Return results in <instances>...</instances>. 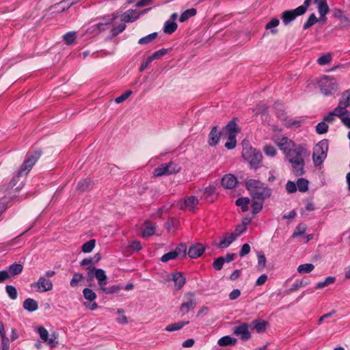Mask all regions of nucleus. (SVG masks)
Listing matches in <instances>:
<instances>
[{"instance_id":"c9c22d12","label":"nucleus","mask_w":350,"mask_h":350,"mask_svg":"<svg viewBox=\"0 0 350 350\" xmlns=\"http://www.w3.org/2000/svg\"><path fill=\"white\" fill-rule=\"evenodd\" d=\"M224 132L226 133L228 136L237 135V125L234 121H230L228 124L224 128Z\"/></svg>"},{"instance_id":"13d9d810","label":"nucleus","mask_w":350,"mask_h":350,"mask_svg":"<svg viewBox=\"0 0 350 350\" xmlns=\"http://www.w3.org/2000/svg\"><path fill=\"white\" fill-rule=\"evenodd\" d=\"M117 313L120 317L117 319V322L119 324L125 325L128 323L127 317L124 315V311L122 308H119L117 310Z\"/></svg>"},{"instance_id":"f3484780","label":"nucleus","mask_w":350,"mask_h":350,"mask_svg":"<svg viewBox=\"0 0 350 350\" xmlns=\"http://www.w3.org/2000/svg\"><path fill=\"white\" fill-rule=\"evenodd\" d=\"M237 183V177L231 174H226L221 179V185L226 189H233Z\"/></svg>"},{"instance_id":"37998d69","label":"nucleus","mask_w":350,"mask_h":350,"mask_svg":"<svg viewBox=\"0 0 350 350\" xmlns=\"http://www.w3.org/2000/svg\"><path fill=\"white\" fill-rule=\"evenodd\" d=\"M96 245L95 239H90V241L85 242L83 244L81 247V250L84 253H90L94 248Z\"/></svg>"},{"instance_id":"f704fd0d","label":"nucleus","mask_w":350,"mask_h":350,"mask_svg":"<svg viewBox=\"0 0 350 350\" xmlns=\"http://www.w3.org/2000/svg\"><path fill=\"white\" fill-rule=\"evenodd\" d=\"M197 13V10L195 8H190L183 12L180 17L179 21L183 23L187 21L190 17L195 16Z\"/></svg>"},{"instance_id":"6e6d98bb","label":"nucleus","mask_w":350,"mask_h":350,"mask_svg":"<svg viewBox=\"0 0 350 350\" xmlns=\"http://www.w3.org/2000/svg\"><path fill=\"white\" fill-rule=\"evenodd\" d=\"M83 279V275L79 273H75L72 278L70 282V285L72 287H76L78 286L79 282Z\"/></svg>"},{"instance_id":"49530a36","label":"nucleus","mask_w":350,"mask_h":350,"mask_svg":"<svg viewBox=\"0 0 350 350\" xmlns=\"http://www.w3.org/2000/svg\"><path fill=\"white\" fill-rule=\"evenodd\" d=\"M332 59V55L330 53H327L319 57L317 59V63L319 65L324 66L329 64Z\"/></svg>"},{"instance_id":"393cba45","label":"nucleus","mask_w":350,"mask_h":350,"mask_svg":"<svg viewBox=\"0 0 350 350\" xmlns=\"http://www.w3.org/2000/svg\"><path fill=\"white\" fill-rule=\"evenodd\" d=\"M172 280L176 290H180L185 284L186 278L181 272H176L172 274Z\"/></svg>"},{"instance_id":"7c9ffc66","label":"nucleus","mask_w":350,"mask_h":350,"mask_svg":"<svg viewBox=\"0 0 350 350\" xmlns=\"http://www.w3.org/2000/svg\"><path fill=\"white\" fill-rule=\"evenodd\" d=\"M123 288L122 286L120 284H116V285H112L110 286L107 287L106 286H104L102 287L100 291H101L103 293L105 294H114V293H118L120 290Z\"/></svg>"},{"instance_id":"5701e85b","label":"nucleus","mask_w":350,"mask_h":350,"mask_svg":"<svg viewBox=\"0 0 350 350\" xmlns=\"http://www.w3.org/2000/svg\"><path fill=\"white\" fill-rule=\"evenodd\" d=\"M94 187L93 181L89 178H85L79 180L77 185V189L80 191H88Z\"/></svg>"},{"instance_id":"a878e982","label":"nucleus","mask_w":350,"mask_h":350,"mask_svg":"<svg viewBox=\"0 0 350 350\" xmlns=\"http://www.w3.org/2000/svg\"><path fill=\"white\" fill-rule=\"evenodd\" d=\"M155 229L156 225L154 224L149 221H146L142 233V237L148 238L153 235L155 232Z\"/></svg>"},{"instance_id":"473e14b6","label":"nucleus","mask_w":350,"mask_h":350,"mask_svg":"<svg viewBox=\"0 0 350 350\" xmlns=\"http://www.w3.org/2000/svg\"><path fill=\"white\" fill-rule=\"evenodd\" d=\"M178 28L177 24L172 21L167 20L163 27V31L167 34L173 33Z\"/></svg>"},{"instance_id":"6e6552de","label":"nucleus","mask_w":350,"mask_h":350,"mask_svg":"<svg viewBox=\"0 0 350 350\" xmlns=\"http://www.w3.org/2000/svg\"><path fill=\"white\" fill-rule=\"evenodd\" d=\"M31 289L35 290L36 292L43 293L52 290V282L46 279L44 276H40L38 280L30 284Z\"/></svg>"},{"instance_id":"dca6fc26","label":"nucleus","mask_w":350,"mask_h":350,"mask_svg":"<svg viewBox=\"0 0 350 350\" xmlns=\"http://www.w3.org/2000/svg\"><path fill=\"white\" fill-rule=\"evenodd\" d=\"M205 250L204 246L201 243L192 245L188 250V256L191 258H197L200 257Z\"/></svg>"},{"instance_id":"9b49d317","label":"nucleus","mask_w":350,"mask_h":350,"mask_svg":"<svg viewBox=\"0 0 350 350\" xmlns=\"http://www.w3.org/2000/svg\"><path fill=\"white\" fill-rule=\"evenodd\" d=\"M236 240V236L232 232H226L220 237V241L214 243L217 248L224 249L230 246V245Z\"/></svg>"},{"instance_id":"aec40b11","label":"nucleus","mask_w":350,"mask_h":350,"mask_svg":"<svg viewBox=\"0 0 350 350\" xmlns=\"http://www.w3.org/2000/svg\"><path fill=\"white\" fill-rule=\"evenodd\" d=\"M94 276L98 281L99 290L104 286H106L108 282V278L105 271L103 269H97L95 270Z\"/></svg>"},{"instance_id":"5fc2aeb1","label":"nucleus","mask_w":350,"mask_h":350,"mask_svg":"<svg viewBox=\"0 0 350 350\" xmlns=\"http://www.w3.org/2000/svg\"><path fill=\"white\" fill-rule=\"evenodd\" d=\"M63 38L66 44H71L76 39V33L74 31L68 32L64 35Z\"/></svg>"},{"instance_id":"72a5a7b5","label":"nucleus","mask_w":350,"mask_h":350,"mask_svg":"<svg viewBox=\"0 0 350 350\" xmlns=\"http://www.w3.org/2000/svg\"><path fill=\"white\" fill-rule=\"evenodd\" d=\"M237 342V339L230 336H225L221 337L217 342V344L219 346L224 347L231 345H235Z\"/></svg>"},{"instance_id":"ddd939ff","label":"nucleus","mask_w":350,"mask_h":350,"mask_svg":"<svg viewBox=\"0 0 350 350\" xmlns=\"http://www.w3.org/2000/svg\"><path fill=\"white\" fill-rule=\"evenodd\" d=\"M299 10V8H297L294 10L284 11L282 14V20L284 24L286 25L294 21L296 17L303 15V12L297 11Z\"/></svg>"},{"instance_id":"c85d7f7f","label":"nucleus","mask_w":350,"mask_h":350,"mask_svg":"<svg viewBox=\"0 0 350 350\" xmlns=\"http://www.w3.org/2000/svg\"><path fill=\"white\" fill-rule=\"evenodd\" d=\"M340 107L337 106L333 111H330L329 113L325 116L323 118L324 122H332L334 120V116H336L338 117H339V116H341L343 113V112L340 109Z\"/></svg>"},{"instance_id":"3c124183","label":"nucleus","mask_w":350,"mask_h":350,"mask_svg":"<svg viewBox=\"0 0 350 350\" xmlns=\"http://www.w3.org/2000/svg\"><path fill=\"white\" fill-rule=\"evenodd\" d=\"M5 291L11 299H16L18 296L16 288L12 285H7L5 286Z\"/></svg>"},{"instance_id":"6ab92c4d","label":"nucleus","mask_w":350,"mask_h":350,"mask_svg":"<svg viewBox=\"0 0 350 350\" xmlns=\"http://www.w3.org/2000/svg\"><path fill=\"white\" fill-rule=\"evenodd\" d=\"M221 133L217 126H213L208 135V144L211 146H215L221 137Z\"/></svg>"},{"instance_id":"cd10ccee","label":"nucleus","mask_w":350,"mask_h":350,"mask_svg":"<svg viewBox=\"0 0 350 350\" xmlns=\"http://www.w3.org/2000/svg\"><path fill=\"white\" fill-rule=\"evenodd\" d=\"M253 329H255L258 334L263 333L267 327V322L265 320L256 319L252 322Z\"/></svg>"},{"instance_id":"58836bf2","label":"nucleus","mask_w":350,"mask_h":350,"mask_svg":"<svg viewBox=\"0 0 350 350\" xmlns=\"http://www.w3.org/2000/svg\"><path fill=\"white\" fill-rule=\"evenodd\" d=\"M297 188L301 192H306L308 189L309 182L304 178H298L297 181Z\"/></svg>"},{"instance_id":"c756f323","label":"nucleus","mask_w":350,"mask_h":350,"mask_svg":"<svg viewBox=\"0 0 350 350\" xmlns=\"http://www.w3.org/2000/svg\"><path fill=\"white\" fill-rule=\"evenodd\" d=\"M189 323V321H179L177 323H172L168 325L165 330L167 332H174L181 329L185 325H188Z\"/></svg>"},{"instance_id":"e2e57ef3","label":"nucleus","mask_w":350,"mask_h":350,"mask_svg":"<svg viewBox=\"0 0 350 350\" xmlns=\"http://www.w3.org/2000/svg\"><path fill=\"white\" fill-rule=\"evenodd\" d=\"M37 332L43 342L48 340L49 332L44 327L37 328Z\"/></svg>"},{"instance_id":"ea45409f","label":"nucleus","mask_w":350,"mask_h":350,"mask_svg":"<svg viewBox=\"0 0 350 350\" xmlns=\"http://www.w3.org/2000/svg\"><path fill=\"white\" fill-rule=\"evenodd\" d=\"M264 201L265 200L252 199V213L254 214H256L262 210Z\"/></svg>"},{"instance_id":"052dcab7","label":"nucleus","mask_w":350,"mask_h":350,"mask_svg":"<svg viewBox=\"0 0 350 350\" xmlns=\"http://www.w3.org/2000/svg\"><path fill=\"white\" fill-rule=\"evenodd\" d=\"M126 29V25L124 23L120 24L117 27H115L111 30V37H116L119 33H122Z\"/></svg>"},{"instance_id":"338daca9","label":"nucleus","mask_w":350,"mask_h":350,"mask_svg":"<svg viewBox=\"0 0 350 350\" xmlns=\"http://www.w3.org/2000/svg\"><path fill=\"white\" fill-rule=\"evenodd\" d=\"M224 264V258L220 256L214 260L213 267L216 271H219L222 269Z\"/></svg>"},{"instance_id":"0e129e2a","label":"nucleus","mask_w":350,"mask_h":350,"mask_svg":"<svg viewBox=\"0 0 350 350\" xmlns=\"http://www.w3.org/2000/svg\"><path fill=\"white\" fill-rule=\"evenodd\" d=\"M177 258V254L174 251H171L170 252H167L165 254H163L161 258V260L163 262H167L170 260H173Z\"/></svg>"},{"instance_id":"69168bd1","label":"nucleus","mask_w":350,"mask_h":350,"mask_svg":"<svg viewBox=\"0 0 350 350\" xmlns=\"http://www.w3.org/2000/svg\"><path fill=\"white\" fill-rule=\"evenodd\" d=\"M267 106L265 103L258 104L254 109L256 115L265 113L267 111Z\"/></svg>"},{"instance_id":"39448f33","label":"nucleus","mask_w":350,"mask_h":350,"mask_svg":"<svg viewBox=\"0 0 350 350\" xmlns=\"http://www.w3.org/2000/svg\"><path fill=\"white\" fill-rule=\"evenodd\" d=\"M321 92L324 95L334 94L338 88V84L334 79L324 76L319 81Z\"/></svg>"},{"instance_id":"4468645a","label":"nucleus","mask_w":350,"mask_h":350,"mask_svg":"<svg viewBox=\"0 0 350 350\" xmlns=\"http://www.w3.org/2000/svg\"><path fill=\"white\" fill-rule=\"evenodd\" d=\"M248 324L244 323L239 326L235 327L234 334L237 336H240L243 340H248L251 338V334L248 330Z\"/></svg>"},{"instance_id":"864d4df0","label":"nucleus","mask_w":350,"mask_h":350,"mask_svg":"<svg viewBox=\"0 0 350 350\" xmlns=\"http://www.w3.org/2000/svg\"><path fill=\"white\" fill-rule=\"evenodd\" d=\"M318 21V19L314 14H311L308 17L307 21L304 24L303 29H307L315 24Z\"/></svg>"},{"instance_id":"774afa93","label":"nucleus","mask_w":350,"mask_h":350,"mask_svg":"<svg viewBox=\"0 0 350 350\" xmlns=\"http://www.w3.org/2000/svg\"><path fill=\"white\" fill-rule=\"evenodd\" d=\"M342 123L348 128H350V113L347 110V113H343L341 116H339Z\"/></svg>"},{"instance_id":"09e8293b","label":"nucleus","mask_w":350,"mask_h":350,"mask_svg":"<svg viewBox=\"0 0 350 350\" xmlns=\"http://www.w3.org/2000/svg\"><path fill=\"white\" fill-rule=\"evenodd\" d=\"M177 254V257H185L187 254V245L185 243L179 244L174 250Z\"/></svg>"},{"instance_id":"f8f14e48","label":"nucleus","mask_w":350,"mask_h":350,"mask_svg":"<svg viewBox=\"0 0 350 350\" xmlns=\"http://www.w3.org/2000/svg\"><path fill=\"white\" fill-rule=\"evenodd\" d=\"M150 10V8H147L142 12L137 14L135 10L130 9L122 14V21L126 23H133L135 21L137 18H139L141 15L144 14V13H146Z\"/></svg>"},{"instance_id":"a211bd4d","label":"nucleus","mask_w":350,"mask_h":350,"mask_svg":"<svg viewBox=\"0 0 350 350\" xmlns=\"http://www.w3.org/2000/svg\"><path fill=\"white\" fill-rule=\"evenodd\" d=\"M216 192V188L213 185H209L206 187L204 189H202V193L201 196V198L204 199L206 201L212 202L215 200V194Z\"/></svg>"},{"instance_id":"20e7f679","label":"nucleus","mask_w":350,"mask_h":350,"mask_svg":"<svg viewBox=\"0 0 350 350\" xmlns=\"http://www.w3.org/2000/svg\"><path fill=\"white\" fill-rule=\"evenodd\" d=\"M329 141L323 139L320 141L313 149L312 159L315 166L323 163L327 157L328 151Z\"/></svg>"},{"instance_id":"e433bc0d","label":"nucleus","mask_w":350,"mask_h":350,"mask_svg":"<svg viewBox=\"0 0 350 350\" xmlns=\"http://www.w3.org/2000/svg\"><path fill=\"white\" fill-rule=\"evenodd\" d=\"M23 265L21 264L14 263L9 266L8 267V273L10 276H14L21 273L23 271Z\"/></svg>"},{"instance_id":"680f3d73","label":"nucleus","mask_w":350,"mask_h":350,"mask_svg":"<svg viewBox=\"0 0 350 350\" xmlns=\"http://www.w3.org/2000/svg\"><path fill=\"white\" fill-rule=\"evenodd\" d=\"M237 139L236 135L228 136V141L226 142L225 147L228 150H232L236 147Z\"/></svg>"},{"instance_id":"de8ad7c7","label":"nucleus","mask_w":350,"mask_h":350,"mask_svg":"<svg viewBox=\"0 0 350 350\" xmlns=\"http://www.w3.org/2000/svg\"><path fill=\"white\" fill-rule=\"evenodd\" d=\"M279 23V20L276 18H273L266 25L265 28L266 29H270L271 33L275 34L278 32V29L274 28L276 27Z\"/></svg>"},{"instance_id":"423d86ee","label":"nucleus","mask_w":350,"mask_h":350,"mask_svg":"<svg viewBox=\"0 0 350 350\" xmlns=\"http://www.w3.org/2000/svg\"><path fill=\"white\" fill-rule=\"evenodd\" d=\"M180 167L172 161L167 163H163L156 167L153 171L154 176L159 177L179 172Z\"/></svg>"},{"instance_id":"603ef678","label":"nucleus","mask_w":350,"mask_h":350,"mask_svg":"<svg viewBox=\"0 0 350 350\" xmlns=\"http://www.w3.org/2000/svg\"><path fill=\"white\" fill-rule=\"evenodd\" d=\"M258 257V269L261 271L264 269L266 264V258L265 254L262 252L257 253Z\"/></svg>"},{"instance_id":"2f4dec72","label":"nucleus","mask_w":350,"mask_h":350,"mask_svg":"<svg viewBox=\"0 0 350 350\" xmlns=\"http://www.w3.org/2000/svg\"><path fill=\"white\" fill-rule=\"evenodd\" d=\"M79 0H63L57 4V6L59 8L58 11L64 12L67 10L70 6L79 2Z\"/></svg>"},{"instance_id":"8fccbe9b","label":"nucleus","mask_w":350,"mask_h":350,"mask_svg":"<svg viewBox=\"0 0 350 350\" xmlns=\"http://www.w3.org/2000/svg\"><path fill=\"white\" fill-rule=\"evenodd\" d=\"M309 284L308 282L304 281V280H297L295 282L291 285L289 291H295L298 290L301 287L306 286Z\"/></svg>"},{"instance_id":"2eb2a0df","label":"nucleus","mask_w":350,"mask_h":350,"mask_svg":"<svg viewBox=\"0 0 350 350\" xmlns=\"http://www.w3.org/2000/svg\"><path fill=\"white\" fill-rule=\"evenodd\" d=\"M333 16L340 21V28H345L349 25L350 21L343 10L335 8L333 11Z\"/></svg>"},{"instance_id":"0eeeda50","label":"nucleus","mask_w":350,"mask_h":350,"mask_svg":"<svg viewBox=\"0 0 350 350\" xmlns=\"http://www.w3.org/2000/svg\"><path fill=\"white\" fill-rule=\"evenodd\" d=\"M41 152L36 151L34 152H28L26 155L25 159L21 165L19 170L21 174H27L32 167L34 165L37 160L40 158Z\"/></svg>"},{"instance_id":"4c0bfd02","label":"nucleus","mask_w":350,"mask_h":350,"mask_svg":"<svg viewBox=\"0 0 350 350\" xmlns=\"http://www.w3.org/2000/svg\"><path fill=\"white\" fill-rule=\"evenodd\" d=\"M250 199L248 198H239L236 202L235 204L240 206L242 211L245 212L248 211V204H250Z\"/></svg>"},{"instance_id":"c03bdc74","label":"nucleus","mask_w":350,"mask_h":350,"mask_svg":"<svg viewBox=\"0 0 350 350\" xmlns=\"http://www.w3.org/2000/svg\"><path fill=\"white\" fill-rule=\"evenodd\" d=\"M83 295L84 298L90 301H94L97 297L96 294L93 291V290L89 288H85L83 290Z\"/></svg>"},{"instance_id":"412c9836","label":"nucleus","mask_w":350,"mask_h":350,"mask_svg":"<svg viewBox=\"0 0 350 350\" xmlns=\"http://www.w3.org/2000/svg\"><path fill=\"white\" fill-rule=\"evenodd\" d=\"M314 3L317 5L318 12L321 15V19L325 21V15L329 10L327 0H314Z\"/></svg>"},{"instance_id":"4d7b16f0","label":"nucleus","mask_w":350,"mask_h":350,"mask_svg":"<svg viewBox=\"0 0 350 350\" xmlns=\"http://www.w3.org/2000/svg\"><path fill=\"white\" fill-rule=\"evenodd\" d=\"M167 53V50L162 49L154 52L150 56H149V60H154L161 58Z\"/></svg>"},{"instance_id":"bb28decb","label":"nucleus","mask_w":350,"mask_h":350,"mask_svg":"<svg viewBox=\"0 0 350 350\" xmlns=\"http://www.w3.org/2000/svg\"><path fill=\"white\" fill-rule=\"evenodd\" d=\"M23 308L28 312H34L38 310V302L32 299L27 298L23 301Z\"/></svg>"},{"instance_id":"1a4fd4ad","label":"nucleus","mask_w":350,"mask_h":350,"mask_svg":"<svg viewBox=\"0 0 350 350\" xmlns=\"http://www.w3.org/2000/svg\"><path fill=\"white\" fill-rule=\"evenodd\" d=\"M196 306V301L194 298V294L189 292L184 296V301L180 307V312L181 316L187 314L191 310L193 309Z\"/></svg>"},{"instance_id":"79ce46f5","label":"nucleus","mask_w":350,"mask_h":350,"mask_svg":"<svg viewBox=\"0 0 350 350\" xmlns=\"http://www.w3.org/2000/svg\"><path fill=\"white\" fill-rule=\"evenodd\" d=\"M157 36H158V33L157 32L150 33V34L140 38L138 40V44H141V45H144V44L150 43L152 40H154L157 37Z\"/></svg>"},{"instance_id":"7ed1b4c3","label":"nucleus","mask_w":350,"mask_h":350,"mask_svg":"<svg viewBox=\"0 0 350 350\" xmlns=\"http://www.w3.org/2000/svg\"><path fill=\"white\" fill-rule=\"evenodd\" d=\"M242 157L249 162L252 168L258 169L262 162V155L260 150L253 148L249 145L243 146Z\"/></svg>"},{"instance_id":"a18cd8bd","label":"nucleus","mask_w":350,"mask_h":350,"mask_svg":"<svg viewBox=\"0 0 350 350\" xmlns=\"http://www.w3.org/2000/svg\"><path fill=\"white\" fill-rule=\"evenodd\" d=\"M336 281L335 277L328 276L324 281L319 282L316 285V288H323L329 284H333Z\"/></svg>"},{"instance_id":"a19ab883","label":"nucleus","mask_w":350,"mask_h":350,"mask_svg":"<svg viewBox=\"0 0 350 350\" xmlns=\"http://www.w3.org/2000/svg\"><path fill=\"white\" fill-rule=\"evenodd\" d=\"M314 269V266L312 263H306L300 265L297 268V271L299 273H310Z\"/></svg>"},{"instance_id":"4be33fe9","label":"nucleus","mask_w":350,"mask_h":350,"mask_svg":"<svg viewBox=\"0 0 350 350\" xmlns=\"http://www.w3.org/2000/svg\"><path fill=\"white\" fill-rule=\"evenodd\" d=\"M338 107H340V109L343 113H347V107H350V90H346L342 93L341 100H340Z\"/></svg>"},{"instance_id":"f03ea898","label":"nucleus","mask_w":350,"mask_h":350,"mask_svg":"<svg viewBox=\"0 0 350 350\" xmlns=\"http://www.w3.org/2000/svg\"><path fill=\"white\" fill-rule=\"evenodd\" d=\"M245 186L252 199L265 200L271 195V189L265 183L255 179H248Z\"/></svg>"},{"instance_id":"b1692460","label":"nucleus","mask_w":350,"mask_h":350,"mask_svg":"<svg viewBox=\"0 0 350 350\" xmlns=\"http://www.w3.org/2000/svg\"><path fill=\"white\" fill-rule=\"evenodd\" d=\"M297 144H295L294 142L287 137H282L279 142L278 146L280 150L283 151L284 155H286V152L288 150H292L293 146H296Z\"/></svg>"},{"instance_id":"f257e3e1","label":"nucleus","mask_w":350,"mask_h":350,"mask_svg":"<svg viewBox=\"0 0 350 350\" xmlns=\"http://www.w3.org/2000/svg\"><path fill=\"white\" fill-rule=\"evenodd\" d=\"M310 156V150L301 144L293 146L285 155L286 159L291 164V171L295 176H301L306 173V161Z\"/></svg>"},{"instance_id":"9d476101","label":"nucleus","mask_w":350,"mask_h":350,"mask_svg":"<svg viewBox=\"0 0 350 350\" xmlns=\"http://www.w3.org/2000/svg\"><path fill=\"white\" fill-rule=\"evenodd\" d=\"M198 203L199 200L196 196H190L180 200L177 203V206L180 210L188 209L193 211Z\"/></svg>"},{"instance_id":"bf43d9fd","label":"nucleus","mask_w":350,"mask_h":350,"mask_svg":"<svg viewBox=\"0 0 350 350\" xmlns=\"http://www.w3.org/2000/svg\"><path fill=\"white\" fill-rule=\"evenodd\" d=\"M328 125L324 121L321 122L316 126V131L318 134H324L327 132Z\"/></svg>"}]
</instances>
